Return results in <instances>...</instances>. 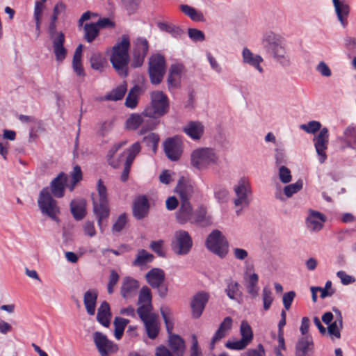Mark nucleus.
Here are the masks:
<instances>
[{
  "instance_id": "obj_50",
  "label": "nucleus",
  "mask_w": 356,
  "mask_h": 356,
  "mask_svg": "<svg viewBox=\"0 0 356 356\" xmlns=\"http://www.w3.org/2000/svg\"><path fill=\"white\" fill-rule=\"evenodd\" d=\"M143 112L140 114H131L126 121V126L129 129L136 130L139 127H142Z\"/></svg>"
},
{
  "instance_id": "obj_34",
  "label": "nucleus",
  "mask_w": 356,
  "mask_h": 356,
  "mask_svg": "<svg viewBox=\"0 0 356 356\" xmlns=\"http://www.w3.org/2000/svg\"><path fill=\"white\" fill-rule=\"evenodd\" d=\"M111 317L110 305L106 301H103L97 309V320L103 326L108 327Z\"/></svg>"
},
{
  "instance_id": "obj_13",
  "label": "nucleus",
  "mask_w": 356,
  "mask_h": 356,
  "mask_svg": "<svg viewBox=\"0 0 356 356\" xmlns=\"http://www.w3.org/2000/svg\"><path fill=\"white\" fill-rule=\"evenodd\" d=\"M209 298V293L204 291H200L193 296L190 306L193 318L197 319L202 316Z\"/></svg>"
},
{
  "instance_id": "obj_32",
  "label": "nucleus",
  "mask_w": 356,
  "mask_h": 356,
  "mask_svg": "<svg viewBox=\"0 0 356 356\" xmlns=\"http://www.w3.org/2000/svg\"><path fill=\"white\" fill-rule=\"evenodd\" d=\"M325 217L318 211H312L307 218L306 223L307 227L312 231H319L323 227V222H325Z\"/></svg>"
},
{
  "instance_id": "obj_62",
  "label": "nucleus",
  "mask_w": 356,
  "mask_h": 356,
  "mask_svg": "<svg viewBox=\"0 0 356 356\" xmlns=\"http://www.w3.org/2000/svg\"><path fill=\"white\" fill-rule=\"evenodd\" d=\"M279 178L284 184L289 183L292 179L291 170L286 166L281 165L279 168Z\"/></svg>"
},
{
  "instance_id": "obj_58",
  "label": "nucleus",
  "mask_w": 356,
  "mask_h": 356,
  "mask_svg": "<svg viewBox=\"0 0 356 356\" xmlns=\"http://www.w3.org/2000/svg\"><path fill=\"white\" fill-rule=\"evenodd\" d=\"M343 136L348 143V146L352 147V141L356 143V128L353 125H350L346 128L343 131Z\"/></svg>"
},
{
  "instance_id": "obj_17",
  "label": "nucleus",
  "mask_w": 356,
  "mask_h": 356,
  "mask_svg": "<svg viewBox=\"0 0 356 356\" xmlns=\"http://www.w3.org/2000/svg\"><path fill=\"white\" fill-rule=\"evenodd\" d=\"M314 141L316 151L319 156V161L321 163H323L327 159L325 151L327 148L329 141L327 128L323 127L321 129L318 136L314 138Z\"/></svg>"
},
{
  "instance_id": "obj_16",
  "label": "nucleus",
  "mask_w": 356,
  "mask_h": 356,
  "mask_svg": "<svg viewBox=\"0 0 356 356\" xmlns=\"http://www.w3.org/2000/svg\"><path fill=\"white\" fill-rule=\"evenodd\" d=\"M150 205L146 195H140L133 202L132 214L136 220H142L149 214Z\"/></svg>"
},
{
  "instance_id": "obj_59",
  "label": "nucleus",
  "mask_w": 356,
  "mask_h": 356,
  "mask_svg": "<svg viewBox=\"0 0 356 356\" xmlns=\"http://www.w3.org/2000/svg\"><path fill=\"white\" fill-rule=\"evenodd\" d=\"M343 328V323L340 325V323L338 321H334L328 325L327 332L330 335L334 336L337 339L341 337V330Z\"/></svg>"
},
{
  "instance_id": "obj_21",
  "label": "nucleus",
  "mask_w": 356,
  "mask_h": 356,
  "mask_svg": "<svg viewBox=\"0 0 356 356\" xmlns=\"http://www.w3.org/2000/svg\"><path fill=\"white\" fill-rule=\"evenodd\" d=\"M163 149L168 159L178 161L182 154L181 145L175 138H168L163 143Z\"/></svg>"
},
{
  "instance_id": "obj_2",
  "label": "nucleus",
  "mask_w": 356,
  "mask_h": 356,
  "mask_svg": "<svg viewBox=\"0 0 356 356\" xmlns=\"http://www.w3.org/2000/svg\"><path fill=\"white\" fill-rule=\"evenodd\" d=\"M262 44L267 52L270 54L282 66H289V57L286 55L282 40L278 35L272 32L266 33Z\"/></svg>"
},
{
  "instance_id": "obj_8",
  "label": "nucleus",
  "mask_w": 356,
  "mask_h": 356,
  "mask_svg": "<svg viewBox=\"0 0 356 356\" xmlns=\"http://www.w3.org/2000/svg\"><path fill=\"white\" fill-rule=\"evenodd\" d=\"M48 33L52 41L55 59L57 62L62 63L67 56V49L64 47L65 34L62 31H56V23L54 22L49 23Z\"/></svg>"
},
{
  "instance_id": "obj_46",
  "label": "nucleus",
  "mask_w": 356,
  "mask_h": 356,
  "mask_svg": "<svg viewBox=\"0 0 356 356\" xmlns=\"http://www.w3.org/2000/svg\"><path fill=\"white\" fill-rule=\"evenodd\" d=\"M154 255L147 252L145 250L141 249L138 250V255L133 262V265L136 266H142L147 263L152 262Z\"/></svg>"
},
{
  "instance_id": "obj_18",
  "label": "nucleus",
  "mask_w": 356,
  "mask_h": 356,
  "mask_svg": "<svg viewBox=\"0 0 356 356\" xmlns=\"http://www.w3.org/2000/svg\"><path fill=\"white\" fill-rule=\"evenodd\" d=\"M194 212L195 211L190 201L184 200L180 202L179 209L175 213L177 222L180 225H185L188 222L191 224Z\"/></svg>"
},
{
  "instance_id": "obj_29",
  "label": "nucleus",
  "mask_w": 356,
  "mask_h": 356,
  "mask_svg": "<svg viewBox=\"0 0 356 356\" xmlns=\"http://www.w3.org/2000/svg\"><path fill=\"white\" fill-rule=\"evenodd\" d=\"M332 2L339 21L343 27H346L348 24L347 18L350 13L349 6L339 0H332Z\"/></svg>"
},
{
  "instance_id": "obj_9",
  "label": "nucleus",
  "mask_w": 356,
  "mask_h": 356,
  "mask_svg": "<svg viewBox=\"0 0 356 356\" xmlns=\"http://www.w3.org/2000/svg\"><path fill=\"white\" fill-rule=\"evenodd\" d=\"M175 240L172 243V250L179 255L188 254L192 246V238L188 232L185 230H179L175 232Z\"/></svg>"
},
{
  "instance_id": "obj_63",
  "label": "nucleus",
  "mask_w": 356,
  "mask_h": 356,
  "mask_svg": "<svg viewBox=\"0 0 356 356\" xmlns=\"http://www.w3.org/2000/svg\"><path fill=\"white\" fill-rule=\"evenodd\" d=\"M188 37L194 42H202L205 39L204 33L197 29L190 28L188 30Z\"/></svg>"
},
{
  "instance_id": "obj_24",
  "label": "nucleus",
  "mask_w": 356,
  "mask_h": 356,
  "mask_svg": "<svg viewBox=\"0 0 356 356\" xmlns=\"http://www.w3.org/2000/svg\"><path fill=\"white\" fill-rule=\"evenodd\" d=\"M212 223V216L208 213L207 207L204 205L198 207L194 212L191 224L201 227H206L211 225Z\"/></svg>"
},
{
  "instance_id": "obj_51",
  "label": "nucleus",
  "mask_w": 356,
  "mask_h": 356,
  "mask_svg": "<svg viewBox=\"0 0 356 356\" xmlns=\"http://www.w3.org/2000/svg\"><path fill=\"white\" fill-rule=\"evenodd\" d=\"M240 332L242 337L241 339L245 341L248 344H249L252 341V330L247 321H243L241 322L240 327Z\"/></svg>"
},
{
  "instance_id": "obj_27",
  "label": "nucleus",
  "mask_w": 356,
  "mask_h": 356,
  "mask_svg": "<svg viewBox=\"0 0 356 356\" xmlns=\"http://www.w3.org/2000/svg\"><path fill=\"white\" fill-rule=\"evenodd\" d=\"M204 131V127L199 121H190L183 127V132L193 140H200Z\"/></svg>"
},
{
  "instance_id": "obj_42",
  "label": "nucleus",
  "mask_w": 356,
  "mask_h": 356,
  "mask_svg": "<svg viewBox=\"0 0 356 356\" xmlns=\"http://www.w3.org/2000/svg\"><path fill=\"white\" fill-rule=\"evenodd\" d=\"M127 90V84L124 82L122 84L119 85L115 88L112 90L105 97L104 99L108 101H118L122 99Z\"/></svg>"
},
{
  "instance_id": "obj_28",
  "label": "nucleus",
  "mask_w": 356,
  "mask_h": 356,
  "mask_svg": "<svg viewBox=\"0 0 356 356\" xmlns=\"http://www.w3.org/2000/svg\"><path fill=\"white\" fill-rule=\"evenodd\" d=\"M232 322L233 320L230 316H227L224 318L211 339L210 343L211 350H213L215 348L216 343L224 338L227 335V332L232 329Z\"/></svg>"
},
{
  "instance_id": "obj_57",
  "label": "nucleus",
  "mask_w": 356,
  "mask_h": 356,
  "mask_svg": "<svg viewBox=\"0 0 356 356\" xmlns=\"http://www.w3.org/2000/svg\"><path fill=\"white\" fill-rule=\"evenodd\" d=\"M300 129L308 134H315L321 129V124L318 121L312 120L307 124L300 125Z\"/></svg>"
},
{
  "instance_id": "obj_14",
  "label": "nucleus",
  "mask_w": 356,
  "mask_h": 356,
  "mask_svg": "<svg viewBox=\"0 0 356 356\" xmlns=\"http://www.w3.org/2000/svg\"><path fill=\"white\" fill-rule=\"evenodd\" d=\"M236 198L234 199V203L236 207H247L250 204L248 195L251 193L250 184L245 179H241L238 185L234 188Z\"/></svg>"
},
{
  "instance_id": "obj_26",
  "label": "nucleus",
  "mask_w": 356,
  "mask_h": 356,
  "mask_svg": "<svg viewBox=\"0 0 356 356\" xmlns=\"http://www.w3.org/2000/svg\"><path fill=\"white\" fill-rule=\"evenodd\" d=\"M314 342L312 337L304 336L300 337L296 345V356H307L314 352Z\"/></svg>"
},
{
  "instance_id": "obj_64",
  "label": "nucleus",
  "mask_w": 356,
  "mask_h": 356,
  "mask_svg": "<svg viewBox=\"0 0 356 356\" xmlns=\"http://www.w3.org/2000/svg\"><path fill=\"white\" fill-rule=\"evenodd\" d=\"M248 345V344L245 341L241 339L240 340L235 341H227L225 346L230 350H241L244 349Z\"/></svg>"
},
{
  "instance_id": "obj_55",
  "label": "nucleus",
  "mask_w": 356,
  "mask_h": 356,
  "mask_svg": "<svg viewBox=\"0 0 356 356\" xmlns=\"http://www.w3.org/2000/svg\"><path fill=\"white\" fill-rule=\"evenodd\" d=\"M262 300L264 309L266 311L268 310L273 301V293L268 286H264L263 288Z\"/></svg>"
},
{
  "instance_id": "obj_61",
  "label": "nucleus",
  "mask_w": 356,
  "mask_h": 356,
  "mask_svg": "<svg viewBox=\"0 0 356 356\" xmlns=\"http://www.w3.org/2000/svg\"><path fill=\"white\" fill-rule=\"evenodd\" d=\"M119 280V275L115 270L110 271L109 280L107 285V291L108 294H112L114 291V286Z\"/></svg>"
},
{
  "instance_id": "obj_39",
  "label": "nucleus",
  "mask_w": 356,
  "mask_h": 356,
  "mask_svg": "<svg viewBox=\"0 0 356 356\" xmlns=\"http://www.w3.org/2000/svg\"><path fill=\"white\" fill-rule=\"evenodd\" d=\"M169 346L171 350L177 355H182L185 344L184 339L177 334H170L169 337Z\"/></svg>"
},
{
  "instance_id": "obj_6",
  "label": "nucleus",
  "mask_w": 356,
  "mask_h": 356,
  "mask_svg": "<svg viewBox=\"0 0 356 356\" xmlns=\"http://www.w3.org/2000/svg\"><path fill=\"white\" fill-rule=\"evenodd\" d=\"M38 204L43 214L48 216L53 220L58 221L57 214L60 213V209L56 200L51 195L49 187H44L41 190Z\"/></svg>"
},
{
  "instance_id": "obj_3",
  "label": "nucleus",
  "mask_w": 356,
  "mask_h": 356,
  "mask_svg": "<svg viewBox=\"0 0 356 356\" xmlns=\"http://www.w3.org/2000/svg\"><path fill=\"white\" fill-rule=\"evenodd\" d=\"M219 157L216 151L210 147H199L191 154V164L197 170H207L211 165H217Z\"/></svg>"
},
{
  "instance_id": "obj_45",
  "label": "nucleus",
  "mask_w": 356,
  "mask_h": 356,
  "mask_svg": "<svg viewBox=\"0 0 356 356\" xmlns=\"http://www.w3.org/2000/svg\"><path fill=\"white\" fill-rule=\"evenodd\" d=\"M83 30L84 38L89 43L95 40L99 31V29L95 23L86 24L83 27Z\"/></svg>"
},
{
  "instance_id": "obj_19",
  "label": "nucleus",
  "mask_w": 356,
  "mask_h": 356,
  "mask_svg": "<svg viewBox=\"0 0 356 356\" xmlns=\"http://www.w3.org/2000/svg\"><path fill=\"white\" fill-rule=\"evenodd\" d=\"M152 293L150 289L145 286H143L139 292L138 308L136 312L138 314L142 313H149L153 310L152 303Z\"/></svg>"
},
{
  "instance_id": "obj_7",
  "label": "nucleus",
  "mask_w": 356,
  "mask_h": 356,
  "mask_svg": "<svg viewBox=\"0 0 356 356\" xmlns=\"http://www.w3.org/2000/svg\"><path fill=\"white\" fill-rule=\"evenodd\" d=\"M169 102L165 94L162 91H154L151 94V103L145 108L147 115H154L159 118L168 112Z\"/></svg>"
},
{
  "instance_id": "obj_12",
  "label": "nucleus",
  "mask_w": 356,
  "mask_h": 356,
  "mask_svg": "<svg viewBox=\"0 0 356 356\" xmlns=\"http://www.w3.org/2000/svg\"><path fill=\"white\" fill-rule=\"evenodd\" d=\"M94 343L102 356H107L118 350V345L109 340L106 335L100 332L93 334Z\"/></svg>"
},
{
  "instance_id": "obj_40",
  "label": "nucleus",
  "mask_w": 356,
  "mask_h": 356,
  "mask_svg": "<svg viewBox=\"0 0 356 356\" xmlns=\"http://www.w3.org/2000/svg\"><path fill=\"white\" fill-rule=\"evenodd\" d=\"M127 143L126 141H122L118 143H115L113 145V147L108 150L107 155H106V159L108 161V163L113 168H118L120 165V159H115L114 157L115 153L125 144Z\"/></svg>"
},
{
  "instance_id": "obj_11",
  "label": "nucleus",
  "mask_w": 356,
  "mask_h": 356,
  "mask_svg": "<svg viewBox=\"0 0 356 356\" xmlns=\"http://www.w3.org/2000/svg\"><path fill=\"white\" fill-rule=\"evenodd\" d=\"M143 321L148 337L154 339L159 332V322L158 314L150 312L149 313H140L138 314Z\"/></svg>"
},
{
  "instance_id": "obj_43",
  "label": "nucleus",
  "mask_w": 356,
  "mask_h": 356,
  "mask_svg": "<svg viewBox=\"0 0 356 356\" xmlns=\"http://www.w3.org/2000/svg\"><path fill=\"white\" fill-rule=\"evenodd\" d=\"M140 87L135 85L129 92L125 100V106L127 108H135L138 104V99L139 93L140 92Z\"/></svg>"
},
{
  "instance_id": "obj_31",
  "label": "nucleus",
  "mask_w": 356,
  "mask_h": 356,
  "mask_svg": "<svg viewBox=\"0 0 356 356\" xmlns=\"http://www.w3.org/2000/svg\"><path fill=\"white\" fill-rule=\"evenodd\" d=\"M145 278L148 284L152 287L159 286L165 281V272L161 268H152L145 275Z\"/></svg>"
},
{
  "instance_id": "obj_22",
  "label": "nucleus",
  "mask_w": 356,
  "mask_h": 356,
  "mask_svg": "<svg viewBox=\"0 0 356 356\" xmlns=\"http://www.w3.org/2000/svg\"><path fill=\"white\" fill-rule=\"evenodd\" d=\"M184 70L181 63L172 64L170 67L167 83L170 90L178 88L181 84V76Z\"/></svg>"
},
{
  "instance_id": "obj_25",
  "label": "nucleus",
  "mask_w": 356,
  "mask_h": 356,
  "mask_svg": "<svg viewBox=\"0 0 356 356\" xmlns=\"http://www.w3.org/2000/svg\"><path fill=\"white\" fill-rule=\"evenodd\" d=\"M175 191L180 197V202L184 200L190 201V198L194 192L193 186L189 180L181 177L175 187Z\"/></svg>"
},
{
  "instance_id": "obj_20",
  "label": "nucleus",
  "mask_w": 356,
  "mask_h": 356,
  "mask_svg": "<svg viewBox=\"0 0 356 356\" xmlns=\"http://www.w3.org/2000/svg\"><path fill=\"white\" fill-rule=\"evenodd\" d=\"M68 178L65 172H60L50 183L49 192L56 198H61L65 195V189Z\"/></svg>"
},
{
  "instance_id": "obj_35",
  "label": "nucleus",
  "mask_w": 356,
  "mask_h": 356,
  "mask_svg": "<svg viewBox=\"0 0 356 356\" xmlns=\"http://www.w3.org/2000/svg\"><path fill=\"white\" fill-rule=\"evenodd\" d=\"M243 60L245 63L255 67L259 72H263V68L260 63L263 62V58L259 55H254L250 49L244 48L242 52Z\"/></svg>"
},
{
  "instance_id": "obj_30",
  "label": "nucleus",
  "mask_w": 356,
  "mask_h": 356,
  "mask_svg": "<svg viewBox=\"0 0 356 356\" xmlns=\"http://www.w3.org/2000/svg\"><path fill=\"white\" fill-rule=\"evenodd\" d=\"M98 291L97 289H90L85 292L83 296V303L87 313L92 316L95 313Z\"/></svg>"
},
{
  "instance_id": "obj_33",
  "label": "nucleus",
  "mask_w": 356,
  "mask_h": 356,
  "mask_svg": "<svg viewBox=\"0 0 356 356\" xmlns=\"http://www.w3.org/2000/svg\"><path fill=\"white\" fill-rule=\"evenodd\" d=\"M138 287V282L136 280L127 277L124 280L121 286V295L124 298L128 299L136 293Z\"/></svg>"
},
{
  "instance_id": "obj_44",
  "label": "nucleus",
  "mask_w": 356,
  "mask_h": 356,
  "mask_svg": "<svg viewBox=\"0 0 356 356\" xmlns=\"http://www.w3.org/2000/svg\"><path fill=\"white\" fill-rule=\"evenodd\" d=\"M90 65L93 70L102 72L107 64L106 59L100 53H93L90 57Z\"/></svg>"
},
{
  "instance_id": "obj_56",
  "label": "nucleus",
  "mask_w": 356,
  "mask_h": 356,
  "mask_svg": "<svg viewBox=\"0 0 356 356\" xmlns=\"http://www.w3.org/2000/svg\"><path fill=\"white\" fill-rule=\"evenodd\" d=\"M302 188V181L299 179L296 183L286 186L284 188V193L288 197L298 192Z\"/></svg>"
},
{
  "instance_id": "obj_60",
  "label": "nucleus",
  "mask_w": 356,
  "mask_h": 356,
  "mask_svg": "<svg viewBox=\"0 0 356 356\" xmlns=\"http://www.w3.org/2000/svg\"><path fill=\"white\" fill-rule=\"evenodd\" d=\"M161 316L163 318V321H164V323H165V327H166V330H167V332L170 334H172V331L173 330V327H174V325H173V323L172 321H170L169 319V314H170V309L168 308V307H165V308H161Z\"/></svg>"
},
{
  "instance_id": "obj_23",
  "label": "nucleus",
  "mask_w": 356,
  "mask_h": 356,
  "mask_svg": "<svg viewBox=\"0 0 356 356\" xmlns=\"http://www.w3.org/2000/svg\"><path fill=\"white\" fill-rule=\"evenodd\" d=\"M140 145L138 142L134 143L128 149V156L126 157V161L124 166L123 171L120 176V180L122 182H126L129 179L131 166L136 156L140 152Z\"/></svg>"
},
{
  "instance_id": "obj_36",
  "label": "nucleus",
  "mask_w": 356,
  "mask_h": 356,
  "mask_svg": "<svg viewBox=\"0 0 356 356\" xmlns=\"http://www.w3.org/2000/svg\"><path fill=\"white\" fill-rule=\"evenodd\" d=\"M70 211L76 220H81L86 215V201L84 200H72L70 203Z\"/></svg>"
},
{
  "instance_id": "obj_37",
  "label": "nucleus",
  "mask_w": 356,
  "mask_h": 356,
  "mask_svg": "<svg viewBox=\"0 0 356 356\" xmlns=\"http://www.w3.org/2000/svg\"><path fill=\"white\" fill-rule=\"evenodd\" d=\"M156 26L161 31L170 34L173 38H180L184 31L178 26L166 22H158Z\"/></svg>"
},
{
  "instance_id": "obj_48",
  "label": "nucleus",
  "mask_w": 356,
  "mask_h": 356,
  "mask_svg": "<svg viewBox=\"0 0 356 356\" xmlns=\"http://www.w3.org/2000/svg\"><path fill=\"white\" fill-rule=\"evenodd\" d=\"M227 288L225 289L227 296L232 300H236V297L241 295L239 284L232 279L227 280Z\"/></svg>"
},
{
  "instance_id": "obj_1",
  "label": "nucleus",
  "mask_w": 356,
  "mask_h": 356,
  "mask_svg": "<svg viewBox=\"0 0 356 356\" xmlns=\"http://www.w3.org/2000/svg\"><path fill=\"white\" fill-rule=\"evenodd\" d=\"M129 47V38L127 35H123L121 41L113 46L112 49L110 61L113 67L122 77H126L128 75Z\"/></svg>"
},
{
  "instance_id": "obj_49",
  "label": "nucleus",
  "mask_w": 356,
  "mask_h": 356,
  "mask_svg": "<svg viewBox=\"0 0 356 356\" xmlns=\"http://www.w3.org/2000/svg\"><path fill=\"white\" fill-rule=\"evenodd\" d=\"M129 323V320L121 318V317H115L114 320V326H115V337L117 339H120L123 335L125 327Z\"/></svg>"
},
{
  "instance_id": "obj_53",
  "label": "nucleus",
  "mask_w": 356,
  "mask_h": 356,
  "mask_svg": "<svg viewBox=\"0 0 356 356\" xmlns=\"http://www.w3.org/2000/svg\"><path fill=\"white\" fill-rule=\"evenodd\" d=\"M214 196L219 203H225L228 201L229 192L222 186H216L214 188Z\"/></svg>"
},
{
  "instance_id": "obj_15",
  "label": "nucleus",
  "mask_w": 356,
  "mask_h": 356,
  "mask_svg": "<svg viewBox=\"0 0 356 356\" xmlns=\"http://www.w3.org/2000/svg\"><path fill=\"white\" fill-rule=\"evenodd\" d=\"M92 211L97 219L99 229L103 232V222L107 220L110 216L108 200H92Z\"/></svg>"
},
{
  "instance_id": "obj_47",
  "label": "nucleus",
  "mask_w": 356,
  "mask_h": 356,
  "mask_svg": "<svg viewBox=\"0 0 356 356\" xmlns=\"http://www.w3.org/2000/svg\"><path fill=\"white\" fill-rule=\"evenodd\" d=\"M181 10L192 20L195 22L204 21V15L201 12L196 10L194 8L188 5H181L180 7Z\"/></svg>"
},
{
  "instance_id": "obj_41",
  "label": "nucleus",
  "mask_w": 356,
  "mask_h": 356,
  "mask_svg": "<svg viewBox=\"0 0 356 356\" xmlns=\"http://www.w3.org/2000/svg\"><path fill=\"white\" fill-rule=\"evenodd\" d=\"M245 280L246 281L245 286L248 293L250 294L253 298L256 297L258 295L259 292L258 275L254 273L252 275H249L248 277L245 276Z\"/></svg>"
},
{
  "instance_id": "obj_52",
  "label": "nucleus",
  "mask_w": 356,
  "mask_h": 356,
  "mask_svg": "<svg viewBox=\"0 0 356 356\" xmlns=\"http://www.w3.org/2000/svg\"><path fill=\"white\" fill-rule=\"evenodd\" d=\"M127 224V215L126 213L120 214L112 226L113 234L120 233Z\"/></svg>"
},
{
  "instance_id": "obj_54",
  "label": "nucleus",
  "mask_w": 356,
  "mask_h": 356,
  "mask_svg": "<svg viewBox=\"0 0 356 356\" xmlns=\"http://www.w3.org/2000/svg\"><path fill=\"white\" fill-rule=\"evenodd\" d=\"M143 141L147 147L152 148L154 153H156L159 142V136L158 134L150 133L143 138Z\"/></svg>"
},
{
  "instance_id": "obj_4",
  "label": "nucleus",
  "mask_w": 356,
  "mask_h": 356,
  "mask_svg": "<svg viewBox=\"0 0 356 356\" xmlns=\"http://www.w3.org/2000/svg\"><path fill=\"white\" fill-rule=\"evenodd\" d=\"M206 248L220 258H224L229 251V243L226 237L218 229H213L205 241Z\"/></svg>"
},
{
  "instance_id": "obj_10",
  "label": "nucleus",
  "mask_w": 356,
  "mask_h": 356,
  "mask_svg": "<svg viewBox=\"0 0 356 356\" xmlns=\"http://www.w3.org/2000/svg\"><path fill=\"white\" fill-rule=\"evenodd\" d=\"M149 51V42L147 40L143 37L136 38L134 42L133 49V60L131 66L134 68L140 67L143 65L145 58Z\"/></svg>"
},
{
  "instance_id": "obj_5",
  "label": "nucleus",
  "mask_w": 356,
  "mask_h": 356,
  "mask_svg": "<svg viewBox=\"0 0 356 356\" xmlns=\"http://www.w3.org/2000/svg\"><path fill=\"white\" fill-rule=\"evenodd\" d=\"M148 75L152 84H160L166 72V60L161 54H152L148 62Z\"/></svg>"
},
{
  "instance_id": "obj_38",
  "label": "nucleus",
  "mask_w": 356,
  "mask_h": 356,
  "mask_svg": "<svg viewBox=\"0 0 356 356\" xmlns=\"http://www.w3.org/2000/svg\"><path fill=\"white\" fill-rule=\"evenodd\" d=\"M159 118L154 115H147L143 111V124L140 131V134H144L146 132L153 130L159 124Z\"/></svg>"
}]
</instances>
